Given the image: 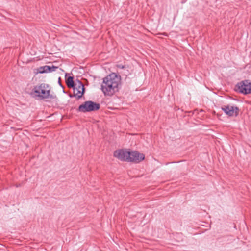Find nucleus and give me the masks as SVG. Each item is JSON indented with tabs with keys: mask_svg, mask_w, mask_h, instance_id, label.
Wrapping results in <instances>:
<instances>
[{
	"mask_svg": "<svg viewBox=\"0 0 251 251\" xmlns=\"http://www.w3.org/2000/svg\"><path fill=\"white\" fill-rule=\"evenodd\" d=\"M222 109L229 116L233 115L237 116L239 114V109L236 106L230 105H224L222 107Z\"/></svg>",
	"mask_w": 251,
	"mask_h": 251,
	"instance_id": "obj_7",
	"label": "nucleus"
},
{
	"mask_svg": "<svg viewBox=\"0 0 251 251\" xmlns=\"http://www.w3.org/2000/svg\"><path fill=\"white\" fill-rule=\"evenodd\" d=\"M129 151L126 149L118 150L114 151V156L122 161H127Z\"/></svg>",
	"mask_w": 251,
	"mask_h": 251,
	"instance_id": "obj_8",
	"label": "nucleus"
},
{
	"mask_svg": "<svg viewBox=\"0 0 251 251\" xmlns=\"http://www.w3.org/2000/svg\"><path fill=\"white\" fill-rule=\"evenodd\" d=\"M58 83L59 84V85L61 86V87H63L62 85L61 84V78L60 77H59L58 78Z\"/></svg>",
	"mask_w": 251,
	"mask_h": 251,
	"instance_id": "obj_12",
	"label": "nucleus"
},
{
	"mask_svg": "<svg viewBox=\"0 0 251 251\" xmlns=\"http://www.w3.org/2000/svg\"><path fill=\"white\" fill-rule=\"evenodd\" d=\"M49 86L45 83H42L39 85L34 87L33 92L37 95L36 96L39 97L41 99H47L50 95Z\"/></svg>",
	"mask_w": 251,
	"mask_h": 251,
	"instance_id": "obj_2",
	"label": "nucleus"
},
{
	"mask_svg": "<svg viewBox=\"0 0 251 251\" xmlns=\"http://www.w3.org/2000/svg\"><path fill=\"white\" fill-rule=\"evenodd\" d=\"M145 156L143 153H140L137 151H129L127 162L138 163L143 160Z\"/></svg>",
	"mask_w": 251,
	"mask_h": 251,
	"instance_id": "obj_6",
	"label": "nucleus"
},
{
	"mask_svg": "<svg viewBox=\"0 0 251 251\" xmlns=\"http://www.w3.org/2000/svg\"><path fill=\"white\" fill-rule=\"evenodd\" d=\"M100 108V104L92 101H85L78 107V111L85 113L88 112L95 111Z\"/></svg>",
	"mask_w": 251,
	"mask_h": 251,
	"instance_id": "obj_3",
	"label": "nucleus"
},
{
	"mask_svg": "<svg viewBox=\"0 0 251 251\" xmlns=\"http://www.w3.org/2000/svg\"><path fill=\"white\" fill-rule=\"evenodd\" d=\"M72 88H73L74 94L73 95H70V97H76L77 99H80L85 92V88L83 83L80 81H78Z\"/></svg>",
	"mask_w": 251,
	"mask_h": 251,
	"instance_id": "obj_5",
	"label": "nucleus"
},
{
	"mask_svg": "<svg viewBox=\"0 0 251 251\" xmlns=\"http://www.w3.org/2000/svg\"><path fill=\"white\" fill-rule=\"evenodd\" d=\"M57 67L54 66L53 65H52V66H48V69H47V73L55 71L56 69H57Z\"/></svg>",
	"mask_w": 251,
	"mask_h": 251,
	"instance_id": "obj_11",
	"label": "nucleus"
},
{
	"mask_svg": "<svg viewBox=\"0 0 251 251\" xmlns=\"http://www.w3.org/2000/svg\"><path fill=\"white\" fill-rule=\"evenodd\" d=\"M66 84L69 88H72L74 86L75 84L74 83L73 77L69 76L66 79Z\"/></svg>",
	"mask_w": 251,
	"mask_h": 251,
	"instance_id": "obj_9",
	"label": "nucleus"
},
{
	"mask_svg": "<svg viewBox=\"0 0 251 251\" xmlns=\"http://www.w3.org/2000/svg\"><path fill=\"white\" fill-rule=\"evenodd\" d=\"M47 69H48V66L40 67L38 69V72L40 74L47 73Z\"/></svg>",
	"mask_w": 251,
	"mask_h": 251,
	"instance_id": "obj_10",
	"label": "nucleus"
},
{
	"mask_svg": "<svg viewBox=\"0 0 251 251\" xmlns=\"http://www.w3.org/2000/svg\"><path fill=\"white\" fill-rule=\"evenodd\" d=\"M121 77L112 73L103 79L101 89L105 96H111L119 90Z\"/></svg>",
	"mask_w": 251,
	"mask_h": 251,
	"instance_id": "obj_1",
	"label": "nucleus"
},
{
	"mask_svg": "<svg viewBox=\"0 0 251 251\" xmlns=\"http://www.w3.org/2000/svg\"><path fill=\"white\" fill-rule=\"evenodd\" d=\"M235 90L244 94L251 93V83L248 80L242 81L236 85Z\"/></svg>",
	"mask_w": 251,
	"mask_h": 251,
	"instance_id": "obj_4",
	"label": "nucleus"
}]
</instances>
